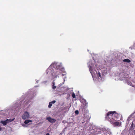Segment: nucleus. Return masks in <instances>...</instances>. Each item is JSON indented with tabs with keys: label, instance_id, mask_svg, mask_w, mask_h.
<instances>
[{
	"label": "nucleus",
	"instance_id": "obj_1",
	"mask_svg": "<svg viewBox=\"0 0 135 135\" xmlns=\"http://www.w3.org/2000/svg\"><path fill=\"white\" fill-rule=\"evenodd\" d=\"M113 111H110L108 112L105 116V119L111 123L114 122V120L113 119Z\"/></svg>",
	"mask_w": 135,
	"mask_h": 135
},
{
	"label": "nucleus",
	"instance_id": "obj_2",
	"mask_svg": "<svg viewBox=\"0 0 135 135\" xmlns=\"http://www.w3.org/2000/svg\"><path fill=\"white\" fill-rule=\"evenodd\" d=\"M113 119L114 121L117 120L121 116L120 114L117 113L115 111H113Z\"/></svg>",
	"mask_w": 135,
	"mask_h": 135
},
{
	"label": "nucleus",
	"instance_id": "obj_3",
	"mask_svg": "<svg viewBox=\"0 0 135 135\" xmlns=\"http://www.w3.org/2000/svg\"><path fill=\"white\" fill-rule=\"evenodd\" d=\"M15 119V118H13L12 119H7L5 120H1V123H2L4 126H6L7 123H8L10 122L13 121Z\"/></svg>",
	"mask_w": 135,
	"mask_h": 135
},
{
	"label": "nucleus",
	"instance_id": "obj_4",
	"mask_svg": "<svg viewBox=\"0 0 135 135\" xmlns=\"http://www.w3.org/2000/svg\"><path fill=\"white\" fill-rule=\"evenodd\" d=\"M29 114L27 112H25L22 116V118L23 119L25 120L28 119L29 117Z\"/></svg>",
	"mask_w": 135,
	"mask_h": 135
},
{
	"label": "nucleus",
	"instance_id": "obj_5",
	"mask_svg": "<svg viewBox=\"0 0 135 135\" xmlns=\"http://www.w3.org/2000/svg\"><path fill=\"white\" fill-rule=\"evenodd\" d=\"M46 119L50 122L52 123H54L56 121L55 119L50 117H48L46 118Z\"/></svg>",
	"mask_w": 135,
	"mask_h": 135
},
{
	"label": "nucleus",
	"instance_id": "obj_6",
	"mask_svg": "<svg viewBox=\"0 0 135 135\" xmlns=\"http://www.w3.org/2000/svg\"><path fill=\"white\" fill-rule=\"evenodd\" d=\"M112 124H113L114 126L116 127V126H120L121 125V123H120L118 122H114H114L113 123H111Z\"/></svg>",
	"mask_w": 135,
	"mask_h": 135
},
{
	"label": "nucleus",
	"instance_id": "obj_7",
	"mask_svg": "<svg viewBox=\"0 0 135 135\" xmlns=\"http://www.w3.org/2000/svg\"><path fill=\"white\" fill-rule=\"evenodd\" d=\"M56 102L55 100H53L52 102H49V105H48V107L49 108H51V107L52 105V104H54Z\"/></svg>",
	"mask_w": 135,
	"mask_h": 135
},
{
	"label": "nucleus",
	"instance_id": "obj_8",
	"mask_svg": "<svg viewBox=\"0 0 135 135\" xmlns=\"http://www.w3.org/2000/svg\"><path fill=\"white\" fill-rule=\"evenodd\" d=\"M54 67L55 68H56L57 69H60L61 67V66L60 65L58 64H56V65L54 66Z\"/></svg>",
	"mask_w": 135,
	"mask_h": 135
},
{
	"label": "nucleus",
	"instance_id": "obj_9",
	"mask_svg": "<svg viewBox=\"0 0 135 135\" xmlns=\"http://www.w3.org/2000/svg\"><path fill=\"white\" fill-rule=\"evenodd\" d=\"M123 62H127L128 63H129L131 62V60L128 59H126L123 60Z\"/></svg>",
	"mask_w": 135,
	"mask_h": 135
},
{
	"label": "nucleus",
	"instance_id": "obj_10",
	"mask_svg": "<svg viewBox=\"0 0 135 135\" xmlns=\"http://www.w3.org/2000/svg\"><path fill=\"white\" fill-rule=\"evenodd\" d=\"M52 83V88L53 89H55L56 88V86L55 85V82L54 81H53Z\"/></svg>",
	"mask_w": 135,
	"mask_h": 135
},
{
	"label": "nucleus",
	"instance_id": "obj_11",
	"mask_svg": "<svg viewBox=\"0 0 135 135\" xmlns=\"http://www.w3.org/2000/svg\"><path fill=\"white\" fill-rule=\"evenodd\" d=\"M32 121L31 120H27L25 121L24 123L25 124H27L28 123L30 122H32Z\"/></svg>",
	"mask_w": 135,
	"mask_h": 135
},
{
	"label": "nucleus",
	"instance_id": "obj_12",
	"mask_svg": "<svg viewBox=\"0 0 135 135\" xmlns=\"http://www.w3.org/2000/svg\"><path fill=\"white\" fill-rule=\"evenodd\" d=\"M135 113V110L134 112L133 113H132L131 115H130L128 117V118H130L133 115V114Z\"/></svg>",
	"mask_w": 135,
	"mask_h": 135
},
{
	"label": "nucleus",
	"instance_id": "obj_13",
	"mask_svg": "<svg viewBox=\"0 0 135 135\" xmlns=\"http://www.w3.org/2000/svg\"><path fill=\"white\" fill-rule=\"evenodd\" d=\"M96 73H97V75L98 76V78H99V77H100V78H101V75L100 73V72H98V74L97 72H96Z\"/></svg>",
	"mask_w": 135,
	"mask_h": 135
},
{
	"label": "nucleus",
	"instance_id": "obj_14",
	"mask_svg": "<svg viewBox=\"0 0 135 135\" xmlns=\"http://www.w3.org/2000/svg\"><path fill=\"white\" fill-rule=\"evenodd\" d=\"M72 97L73 98H75V95L74 93H72Z\"/></svg>",
	"mask_w": 135,
	"mask_h": 135
},
{
	"label": "nucleus",
	"instance_id": "obj_15",
	"mask_svg": "<svg viewBox=\"0 0 135 135\" xmlns=\"http://www.w3.org/2000/svg\"><path fill=\"white\" fill-rule=\"evenodd\" d=\"M133 125H134V124H133V122L132 123V124L131 126V128H133Z\"/></svg>",
	"mask_w": 135,
	"mask_h": 135
},
{
	"label": "nucleus",
	"instance_id": "obj_16",
	"mask_svg": "<svg viewBox=\"0 0 135 135\" xmlns=\"http://www.w3.org/2000/svg\"><path fill=\"white\" fill-rule=\"evenodd\" d=\"M75 114H78L79 113V111L78 110H76L75 111Z\"/></svg>",
	"mask_w": 135,
	"mask_h": 135
},
{
	"label": "nucleus",
	"instance_id": "obj_17",
	"mask_svg": "<svg viewBox=\"0 0 135 135\" xmlns=\"http://www.w3.org/2000/svg\"><path fill=\"white\" fill-rule=\"evenodd\" d=\"M90 73L92 74L91 70L90 69Z\"/></svg>",
	"mask_w": 135,
	"mask_h": 135
},
{
	"label": "nucleus",
	"instance_id": "obj_18",
	"mask_svg": "<svg viewBox=\"0 0 135 135\" xmlns=\"http://www.w3.org/2000/svg\"><path fill=\"white\" fill-rule=\"evenodd\" d=\"M46 135H50L49 133H47L46 134Z\"/></svg>",
	"mask_w": 135,
	"mask_h": 135
},
{
	"label": "nucleus",
	"instance_id": "obj_19",
	"mask_svg": "<svg viewBox=\"0 0 135 135\" xmlns=\"http://www.w3.org/2000/svg\"><path fill=\"white\" fill-rule=\"evenodd\" d=\"M59 74H57L56 75L57 76V75H59Z\"/></svg>",
	"mask_w": 135,
	"mask_h": 135
}]
</instances>
